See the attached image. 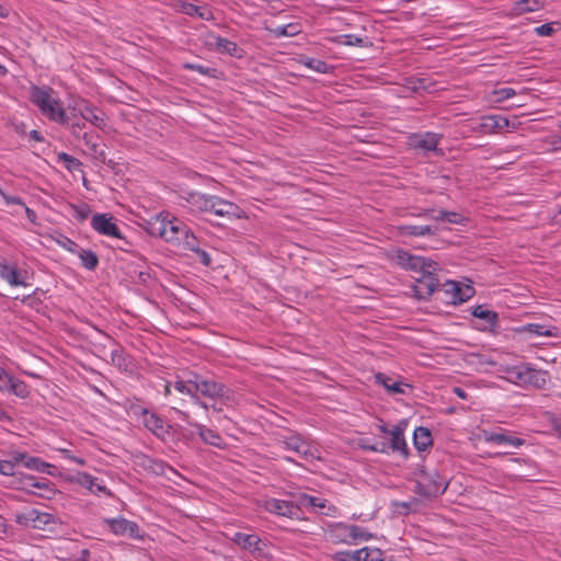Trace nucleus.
Masks as SVG:
<instances>
[{"label":"nucleus","mask_w":561,"mask_h":561,"mask_svg":"<svg viewBox=\"0 0 561 561\" xmlns=\"http://www.w3.org/2000/svg\"><path fill=\"white\" fill-rule=\"evenodd\" d=\"M360 447L365 450L378 451V453H382V454L388 453V449H389V445L387 443H380V444H374V445L362 443Z\"/></svg>","instance_id":"55"},{"label":"nucleus","mask_w":561,"mask_h":561,"mask_svg":"<svg viewBox=\"0 0 561 561\" xmlns=\"http://www.w3.org/2000/svg\"><path fill=\"white\" fill-rule=\"evenodd\" d=\"M81 116L83 119L90 122L93 126L100 129H104L106 127V114L95 106L85 105L81 110Z\"/></svg>","instance_id":"24"},{"label":"nucleus","mask_w":561,"mask_h":561,"mask_svg":"<svg viewBox=\"0 0 561 561\" xmlns=\"http://www.w3.org/2000/svg\"><path fill=\"white\" fill-rule=\"evenodd\" d=\"M110 530L118 536H128L129 538H140L139 526L125 518L106 519Z\"/></svg>","instance_id":"18"},{"label":"nucleus","mask_w":561,"mask_h":561,"mask_svg":"<svg viewBox=\"0 0 561 561\" xmlns=\"http://www.w3.org/2000/svg\"><path fill=\"white\" fill-rule=\"evenodd\" d=\"M459 283L455 280H446L444 284H440V289L447 296V302L453 304V298L459 294Z\"/></svg>","instance_id":"42"},{"label":"nucleus","mask_w":561,"mask_h":561,"mask_svg":"<svg viewBox=\"0 0 561 561\" xmlns=\"http://www.w3.org/2000/svg\"><path fill=\"white\" fill-rule=\"evenodd\" d=\"M518 332H526L538 336H558V328L540 323H528L517 329Z\"/></svg>","instance_id":"30"},{"label":"nucleus","mask_w":561,"mask_h":561,"mask_svg":"<svg viewBox=\"0 0 561 561\" xmlns=\"http://www.w3.org/2000/svg\"><path fill=\"white\" fill-rule=\"evenodd\" d=\"M454 393H455L458 398L463 399V400H466V399L468 398V394H467L466 390H465V389H462V388H460V387H455V388H454Z\"/></svg>","instance_id":"64"},{"label":"nucleus","mask_w":561,"mask_h":561,"mask_svg":"<svg viewBox=\"0 0 561 561\" xmlns=\"http://www.w3.org/2000/svg\"><path fill=\"white\" fill-rule=\"evenodd\" d=\"M91 227L102 236L123 239L121 229L110 214H95L91 219Z\"/></svg>","instance_id":"14"},{"label":"nucleus","mask_w":561,"mask_h":561,"mask_svg":"<svg viewBox=\"0 0 561 561\" xmlns=\"http://www.w3.org/2000/svg\"><path fill=\"white\" fill-rule=\"evenodd\" d=\"M288 27H291V24L283 25V26H277L276 28H274L273 32H274V34L277 37H280V36H293V35L298 33V31H288Z\"/></svg>","instance_id":"58"},{"label":"nucleus","mask_w":561,"mask_h":561,"mask_svg":"<svg viewBox=\"0 0 561 561\" xmlns=\"http://www.w3.org/2000/svg\"><path fill=\"white\" fill-rule=\"evenodd\" d=\"M185 199L194 210L210 213L228 220L243 217V210L237 204L216 195L190 192Z\"/></svg>","instance_id":"1"},{"label":"nucleus","mask_w":561,"mask_h":561,"mask_svg":"<svg viewBox=\"0 0 561 561\" xmlns=\"http://www.w3.org/2000/svg\"><path fill=\"white\" fill-rule=\"evenodd\" d=\"M510 125V119L504 116L489 115L482 118L481 128L484 133H499L502 129L508 128Z\"/></svg>","instance_id":"25"},{"label":"nucleus","mask_w":561,"mask_h":561,"mask_svg":"<svg viewBox=\"0 0 561 561\" xmlns=\"http://www.w3.org/2000/svg\"><path fill=\"white\" fill-rule=\"evenodd\" d=\"M180 10L182 13H184L186 15H190V16L197 15L203 20H209L213 16L210 10L203 8V7L195 5L190 2H182L180 5Z\"/></svg>","instance_id":"35"},{"label":"nucleus","mask_w":561,"mask_h":561,"mask_svg":"<svg viewBox=\"0 0 561 561\" xmlns=\"http://www.w3.org/2000/svg\"><path fill=\"white\" fill-rule=\"evenodd\" d=\"M78 256L80 257L82 265L90 271L95 270L99 265V257L92 250L82 249L78 252Z\"/></svg>","instance_id":"39"},{"label":"nucleus","mask_w":561,"mask_h":561,"mask_svg":"<svg viewBox=\"0 0 561 561\" xmlns=\"http://www.w3.org/2000/svg\"><path fill=\"white\" fill-rule=\"evenodd\" d=\"M95 480L98 479L87 472H77L76 477L73 478V481L88 489L90 492H93Z\"/></svg>","instance_id":"45"},{"label":"nucleus","mask_w":561,"mask_h":561,"mask_svg":"<svg viewBox=\"0 0 561 561\" xmlns=\"http://www.w3.org/2000/svg\"><path fill=\"white\" fill-rule=\"evenodd\" d=\"M213 403L208 404L207 410H213V412L221 413L224 411V405H226L229 401H219V400H211Z\"/></svg>","instance_id":"60"},{"label":"nucleus","mask_w":561,"mask_h":561,"mask_svg":"<svg viewBox=\"0 0 561 561\" xmlns=\"http://www.w3.org/2000/svg\"><path fill=\"white\" fill-rule=\"evenodd\" d=\"M181 241H184L185 249L195 252L196 249H198V241L195 238L193 233H191V230L188 229L187 236L183 237Z\"/></svg>","instance_id":"54"},{"label":"nucleus","mask_w":561,"mask_h":561,"mask_svg":"<svg viewBox=\"0 0 561 561\" xmlns=\"http://www.w3.org/2000/svg\"><path fill=\"white\" fill-rule=\"evenodd\" d=\"M181 416V419L185 422H188L190 415L186 412L176 410ZM192 426L195 427L196 434L201 437V439L210 446L217 447V448H224L226 446V443L224 438L220 436V434L211 428H208L207 426L199 424V423H191Z\"/></svg>","instance_id":"15"},{"label":"nucleus","mask_w":561,"mask_h":561,"mask_svg":"<svg viewBox=\"0 0 561 561\" xmlns=\"http://www.w3.org/2000/svg\"><path fill=\"white\" fill-rule=\"evenodd\" d=\"M30 101L37 106L41 114L51 122L60 125L68 124V116L59 98L50 87L32 84L30 88Z\"/></svg>","instance_id":"2"},{"label":"nucleus","mask_w":561,"mask_h":561,"mask_svg":"<svg viewBox=\"0 0 561 561\" xmlns=\"http://www.w3.org/2000/svg\"><path fill=\"white\" fill-rule=\"evenodd\" d=\"M5 378V386L0 385V391L3 390H10L12 393H14L16 397L25 399L30 394L28 386L20 380L16 379L8 374H4Z\"/></svg>","instance_id":"26"},{"label":"nucleus","mask_w":561,"mask_h":561,"mask_svg":"<svg viewBox=\"0 0 561 561\" xmlns=\"http://www.w3.org/2000/svg\"><path fill=\"white\" fill-rule=\"evenodd\" d=\"M23 207H24V209H25L26 218H27L31 222L35 224V222H36V219H37L36 213H35L33 209H31L30 207H27L25 204H24V206H23Z\"/></svg>","instance_id":"63"},{"label":"nucleus","mask_w":561,"mask_h":561,"mask_svg":"<svg viewBox=\"0 0 561 561\" xmlns=\"http://www.w3.org/2000/svg\"><path fill=\"white\" fill-rule=\"evenodd\" d=\"M65 457L78 465H85V460L83 458L71 455L69 450H65Z\"/></svg>","instance_id":"61"},{"label":"nucleus","mask_w":561,"mask_h":561,"mask_svg":"<svg viewBox=\"0 0 561 561\" xmlns=\"http://www.w3.org/2000/svg\"><path fill=\"white\" fill-rule=\"evenodd\" d=\"M279 443H282L286 449L294 450L298 455H307V445L304 438L298 434H291L290 436L284 437Z\"/></svg>","instance_id":"34"},{"label":"nucleus","mask_w":561,"mask_h":561,"mask_svg":"<svg viewBox=\"0 0 561 561\" xmlns=\"http://www.w3.org/2000/svg\"><path fill=\"white\" fill-rule=\"evenodd\" d=\"M484 440L497 445H511L518 448L525 444V439L511 435L506 430L484 432Z\"/></svg>","instance_id":"20"},{"label":"nucleus","mask_w":561,"mask_h":561,"mask_svg":"<svg viewBox=\"0 0 561 561\" xmlns=\"http://www.w3.org/2000/svg\"><path fill=\"white\" fill-rule=\"evenodd\" d=\"M93 494H104L108 497L113 496V493L110 489H107L104 484L102 483H99L98 480H95V484H94V488H93Z\"/></svg>","instance_id":"59"},{"label":"nucleus","mask_w":561,"mask_h":561,"mask_svg":"<svg viewBox=\"0 0 561 561\" xmlns=\"http://www.w3.org/2000/svg\"><path fill=\"white\" fill-rule=\"evenodd\" d=\"M390 436L391 444L389 448L391 447L392 450L400 451L404 457H408L409 448L404 438L403 428L400 425H396L390 431Z\"/></svg>","instance_id":"31"},{"label":"nucleus","mask_w":561,"mask_h":561,"mask_svg":"<svg viewBox=\"0 0 561 561\" xmlns=\"http://www.w3.org/2000/svg\"><path fill=\"white\" fill-rule=\"evenodd\" d=\"M197 396L210 400L231 401L233 392L222 382L214 379H206L196 374Z\"/></svg>","instance_id":"5"},{"label":"nucleus","mask_w":561,"mask_h":561,"mask_svg":"<svg viewBox=\"0 0 561 561\" xmlns=\"http://www.w3.org/2000/svg\"><path fill=\"white\" fill-rule=\"evenodd\" d=\"M333 536L347 543L356 542L358 540H369L371 535L363 527L357 525L336 524L332 530Z\"/></svg>","instance_id":"12"},{"label":"nucleus","mask_w":561,"mask_h":561,"mask_svg":"<svg viewBox=\"0 0 561 561\" xmlns=\"http://www.w3.org/2000/svg\"><path fill=\"white\" fill-rule=\"evenodd\" d=\"M62 247L70 252H75L76 248H78V244L75 241H72L71 239L65 238V241L62 242Z\"/></svg>","instance_id":"62"},{"label":"nucleus","mask_w":561,"mask_h":561,"mask_svg":"<svg viewBox=\"0 0 561 561\" xmlns=\"http://www.w3.org/2000/svg\"><path fill=\"white\" fill-rule=\"evenodd\" d=\"M264 508L278 516L294 518L298 516L299 507L293 502L279 500V499H267L264 501Z\"/></svg>","instance_id":"16"},{"label":"nucleus","mask_w":561,"mask_h":561,"mask_svg":"<svg viewBox=\"0 0 561 561\" xmlns=\"http://www.w3.org/2000/svg\"><path fill=\"white\" fill-rule=\"evenodd\" d=\"M394 260L402 268L417 273L419 275L427 268H436L438 264L435 261L426 260L420 255H413L405 250H398Z\"/></svg>","instance_id":"8"},{"label":"nucleus","mask_w":561,"mask_h":561,"mask_svg":"<svg viewBox=\"0 0 561 561\" xmlns=\"http://www.w3.org/2000/svg\"><path fill=\"white\" fill-rule=\"evenodd\" d=\"M417 217L431 218L436 221H448L455 225H462L467 218L459 213L449 210H439L435 214L434 209H424L422 213L416 215Z\"/></svg>","instance_id":"22"},{"label":"nucleus","mask_w":561,"mask_h":561,"mask_svg":"<svg viewBox=\"0 0 561 561\" xmlns=\"http://www.w3.org/2000/svg\"><path fill=\"white\" fill-rule=\"evenodd\" d=\"M173 389L182 394L190 396L193 402L203 409H208L207 402L203 401L199 396H197L195 373H188L185 378L178 376L173 381Z\"/></svg>","instance_id":"9"},{"label":"nucleus","mask_w":561,"mask_h":561,"mask_svg":"<svg viewBox=\"0 0 561 561\" xmlns=\"http://www.w3.org/2000/svg\"><path fill=\"white\" fill-rule=\"evenodd\" d=\"M145 230L152 237H159L167 242H180L187 236V226L168 211H161L145 224Z\"/></svg>","instance_id":"3"},{"label":"nucleus","mask_w":561,"mask_h":561,"mask_svg":"<svg viewBox=\"0 0 561 561\" xmlns=\"http://www.w3.org/2000/svg\"><path fill=\"white\" fill-rule=\"evenodd\" d=\"M0 196L4 201L5 205H20V206H24V203L21 199V197L9 195L4 191H2L1 188H0Z\"/></svg>","instance_id":"56"},{"label":"nucleus","mask_w":561,"mask_h":561,"mask_svg":"<svg viewBox=\"0 0 561 561\" xmlns=\"http://www.w3.org/2000/svg\"><path fill=\"white\" fill-rule=\"evenodd\" d=\"M58 160L62 161L66 169L69 171H77L82 165V162L79 159L66 152H60L58 154Z\"/></svg>","instance_id":"43"},{"label":"nucleus","mask_w":561,"mask_h":561,"mask_svg":"<svg viewBox=\"0 0 561 561\" xmlns=\"http://www.w3.org/2000/svg\"><path fill=\"white\" fill-rule=\"evenodd\" d=\"M195 253H196L199 262L204 266H210L211 265V257H210V255L205 250L198 248V249L195 250Z\"/></svg>","instance_id":"57"},{"label":"nucleus","mask_w":561,"mask_h":561,"mask_svg":"<svg viewBox=\"0 0 561 561\" xmlns=\"http://www.w3.org/2000/svg\"><path fill=\"white\" fill-rule=\"evenodd\" d=\"M342 38H343V44L347 45V46H357V47H363L365 46V41L363 37L358 36V35H355V34H345V35H342Z\"/></svg>","instance_id":"52"},{"label":"nucleus","mask_w":561,"mask_h":561,"mask_svg":"<svg viewBox=\"0 0 561 561\" xmlns=\"http://www.w3.org/2000/svg\"><path fill=\"white\" fill-rule=\"evenodd\" d=\"M111 360L115 366L123 370H127L130 366V358L121 347L111 352Z\"/></svg>","instance_id":"38"},{"label":"nucleus","mask_w":561,"mask_h":561,"mask_svg":"<svg viewBox=\"0 0 561 561\" xmlns=\"http://www.w3.org/2000/svg\"><path fill=\"white\" fill-rule=\"evenodd\" d=\"M543 7V0H519L514 4L516 14L534 12Z\"/></svg>","instance_id":"36"},{"label":"nucleus","mask_w":561,"mask_h":561,"mask_svg":"<svg viewBox=\"0 0 561 561\" xmlns=\"http://www.w3.org/2000/svg\"><path fill=\"white\" fill-rule=\"evenodd\" d=\"M70 207L72 210V216L80 221L85 220L91 213L90 206L87 204L70 205Z\"/></svg>","instance_id":"46"},{"label":"nucleus","mask_w":561,"mask_h":561,"mask_svg":"<svg viewBox=\"0 0 561 561\" xmlns=\"http://www.w3.org/2000/svg\"><path fill=\"white\" fill-rule=\"evenodd\" d=\"M140 417L144 426L158 438L164 439L170 434V426L157 413L144 408L140 410Z\"/></svg>","instance_id":"10"},{"label":"nucleus","mask_w":561,"mask_h":561,"mask_svg":"<svg viewBox=\"0 0 561 561\" xmlns=\"http://www.w3.org/2000/svg\"><path fill=\"white\" fill-rule=\"evenodd\" d=\"M363 561H383L382 551L378 548H363L362 549Z\"/></svg>","instance_id":"48"},{"label":"nucleus","mask_w":561,"mask_h":561,"mask_svg":"<svg viewBox=\"0 0 561 561\" xmlns=\"http://www.w3.org/2000/svg\"><path fill=\"white\" fill-rule=\"evenodd\" d=\"M417 504L416 499H412L408 502H394L393 505L397 507L398 513L409 514L414 511V506Z\"/></svg>","instance_id":"51"},{"label":"nucleus","mask_w":561,"mask_h":561,"mask_svg":"<svg viewBox=\"0 0 561 561\" xmlns=\"http://www.w3.org/2000/svg\"><path fill=\"white\" fill-rule=\"evenodd\" d=\"M413 442L417 450H425L433 444L431 431L424 426L416 427L413 434Z\"/></svg>","instance_id":"32"},{"label":"nucleus","mask_w":561,"mask_h":561,"mask_svg":"<svg viewBox=\"0 0 561 561\" xmlns=\"http://www.w3.org/2000/svg\"><path fill=\"white\" fill-rule=\"evenodd\" d=\"M232 541L240 546L242 549L249 550L251 552L260 550L259 545L261 539L255 534L236 533L232 537Z\"/></svg>","instance_id":"29"},{"label":"nucleus","mask_w":561,"mask_h":561,"mask_svg":"<svg viewBox=\"0 0 561 561\" xmlns=\"http://www.w3.org/2000/svg\"><path fill=\"white\" fill-rule=\"evenodd\" d=\"M9 456V459L0 460V474L12 477L15 474V468L19 466V461H14V450H12Z\"/></svg>","instance_id":"40"},{"label":"nucleus","mask_w":561,"mask_h":561,"mask_svg":"<svg viewBox=\"0 0 561 561\" xmlns=\"http://www.w3.org/2000/svg\"><path fill=\"white\" fill-rule=\"evenodd\" d=\"M474 294V289L471 286H466L465 288L459 287V294L456 298H453V305L461 304L467 301Z\"/></svg>","instance_id":"50"},{"label":"nucleus","mask_w":561,"mask_h":561,"mask_svg":"<svg viewBox=\"0 0 561 561\" xmlns=\"http://www.w3.org/2000/svg\"><path fill=\"white\" fill-rule=\"evenodd\" d=\"M23 489L27 490L31 494L41 496L43 499H53L56 494L55 484L46 478L39 480L33 476H27L23 480Z\"/></svg>","instance_id":"13"},{"label":"nucleus","mask_w":561,"mask_h":561,"mask_svg":"<svg viewBox=\"0 0 561 561\" xmlns=\"http://www.w3.org/2000/svg\"><path fill=\"white\" fill-rule=\"evenodd\" d=\"M299 62L318 73H331L334 69L333 66L327 64L324 60L307 56H301Z\"/></svg>","instance_id":"33"},{"label":"nucleus","mask_w":561,"mask_h":561,"mask_svg":"<svg viewBox=\"0 0 561 561\" xmlns=\"http://www.w3.org/2000/svg\"><path fill=\"white\" fill-rule=\"evenodd\" d=\"M362 552V549L357 551H341L336 553L335 559L337 561H363Z\"/></svg>","instance_id":"47"},{"label":"nucleus","mask_w":561,"mask_h":561,"mask_svg":"<svg viewBox=\"0 0 561 561\" xmlns=\"http://www.w3.org/2000/svg\"><path fill=\"white\" fill-rule=\"evenodd\" d=\"M183 68L186 70L196 71L203 76H208V77H213V78L216 77V72H217L216 68H210V67H206V66H203L199 64H194V62H184Z\"/></svg>","instance_id":"44"},{"label":"nucleus","mask_w":561,"mask_h":561,"mask_svg":"<svg viewBox=\"0 0 561 561\" xmlns=\"http://www.w3.org/2000/svg\"><path fill=\"white\" fill-rule=\"evenodd\" d=\"M415 482L413 492L426 499H436L445 493L448 481L436 469H427L425 466H417L411 477Z\"/></svg>","instance_id":"4"},{"label":"nucleus","mask_w":561,"mask_h":561,"mask_svg":"<svg viewBox=\"0 0 561 561\" xmlns=\"http://www.w3.org/2000/svg\"><path fill=\"white\" fill-rule=\"evenodd\" d=\"M492 94L495 98L494 102H503L516 95V91L512 88H501L494 90Z\"/></svg>","instance_id":"49"},{"label":"nucleus","mask_w":561,"mask_h":561,"mask_svg":"<svg viewBox=\"0 0 561 561\" xmlns=\"http://www.w3.org/2000/svg\"><path fill=\"white\" fill-rule=\"evenodd\" d=\"M215 46L220 54H226L236 58H241L243 56L242 48H240L237 43L228 38L216 36Z\"/></svg>","instance_id":"28"},{"label":"nucleus","mask_w":561,"mask_h":561,"mask_svg":"<svg viewBox=\"0 0 561 561\" xmlns=\"http://www.w3.org/2000/svg\"><path fill=\"white\" fill-rule=\"evenodd\" d=\"M15 523L20 526L43 529L53 520L51 514L41 512L36 508L15 514Z\"/></svg>","instance_id":"11"},{"label":"nucleus","mask_w":561,"mask_h":561,"mask_svg":"<svg viewBox=\"0 0 561 561\" xmlns=\"http://www.w3.org/2000/svg\"><path fill=\"white\" fill-rule=\"evenodd\" d=\"M302 503L312 507L324 508L327 500L305 494L302 496Z\"/></svg>","instance_id":"53"},{"label":"nucleus","mask_w":561,"mask_h":561,"mask_svg":"<svg viewBox=\"0 0 561 561\" xmlns=\"http://www.w3.org/2000/svg\"><path fill=\"white\" fill-rule=\"evenodd\" d=\"M513 375L520 385L531 386L537 389H545L550 381L547 370L535 369L530 366L515 367Z\"/></svg>","instance_id":"7"},{"label":"nucleus","mask_w":561,"mask_h":561,"mask_svg":"<svg viewBox=\"0 0 561 561\" xmlns=\"http://www.w3.org/2000/svg\"><path fill=\"white\" fill-rule=\"evenodd\" d=\"M472 316L485 321L482 330L494 331L497 327L499 314L495 311L485 309L483 306H477L472 310Z\"/></svg>","instance_id":"27"},{"label":"nucleus","mask_w":561,"mask_h":561,"mask_svg":"<svg viewBox=\"0 0 561 561\" xmlns=\"http://www.w3.org/2000/svg\"><path fill=\"white\" fill-rule=\"evenodd\" d=\"M397 232L401 237H425L435 236L437 228L431 225H399Z\"/></svg>","instance_id":"23"},{"label":"nucleus","mask_w":561,"mask_h":561,"mask_svg":"<svg viewBox=\"0 0 561 561\" xmlns=\"http://www.w3.org/2000/svg\"><path fill=\"white\" fill-rule=\"evenodd\" d=\"M14 461H19V465H23L25 468L38 472H49L47 469L51 467L50 463L41 458L30 456L27 453L20 450H14Z\"/></svg>","instance_id":"21"},{"label":"nucleus","mask_w":561,"mask_h":561,"mask_svg":"<svg viewBox=\"0 0 561 561\" xmlns=\"http://www.w3.org/2000/svg\"><path fill=\"white\" fill-rule=\"evenodd\" d=\"M26 271H21L15 264L10 265L5 260L0 261V277L13 287H26Z\"/></svg>","instance_id":"17"},{"label":"nucleus","mask_w":561,"mask_h":561,"mask_svg":"<svg viewBox=\"0 0 561 561\" xmlns=\"http://www.w3.org/2000/svg\"><path fill=\"white\" fill-rule=\"evenodd\" d=\"M559 30H560V22H550V23H546V24L535 27L534 32L536 35H538L540 37H548V36H552Z\"/></svg>","instance_id":"41"},{"label":"nucleus","mask_w":561,"mask_h":561,"mask_svg":"<svg viewBox=\"0 0 561 561\" xmlns=\"http://www.w3.org/2000/svg\"><path fill=\"white\" fill-rule=\"evenodd\" d=\"M440 139L442 135L436 133L427 131L424 134H414L410 137V145L415 149L434 151L436 150Z\"/></svg>","instance_id":"19"},{"label":"nucleus","mask_w":561,"mask_h":561,"mask_svg":"<svg viewBox=\"0 0 561 561\" xmlns=\"http://www.w3.org/2000/svg\"><path fill=\"white\" fill-rule=\"evenodd\" d=\"M438 266L436 268H427L423 273H421L417 277H415V283L412 286L414 291V296L419 300L428 299L436 290L440 287V280L436 274Z\"/></svg>","instance_id":"6"},{"label":"nucleus","mask_w":561,"mask_h":561,"mask_svg":"<svg viewBox=\"0 0 561 561\" xmlns=\"http://www.w3.org/2000/svg\"><path fill=\"white\" fill-rule=\"evenodd\" d=\"M376 379L379 383H381L388 390L389 393H391V394L404 393V389H403V387L405 386L404 383L397 382V381L392 382L391 378L387 377L382 373H378L376 375Z\"/></svg>","instance_id":"37"}]
</instances>
